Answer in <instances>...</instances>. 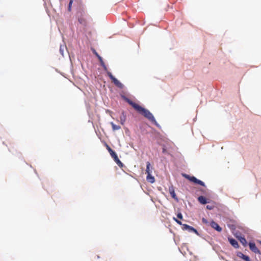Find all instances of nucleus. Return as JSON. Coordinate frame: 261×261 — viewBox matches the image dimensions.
I'll return each mask as SVG.
<instances>
[{
    "instance_id": "obj_19",
    "label": "nucleus",
    "mask_w": 261,
    "mask_h": 261,
    "mask_svg": "<svg viewBox=\"0 0 261 261\" xmlns=\"http://www.w3.org/2000/svg\"><path fill=\"white\" fill-rule=\"evenodd\" d=\"M173 220L176 222H177V223H178V224L180 225H182L183 224H182L181 222L178 220H177L176 218L174 217L173 218Z\"/></svg>"
},
{
    "instance_id": "obj_11",
    "label": "nucleus",
    "mask_w": 261,
    "mask_h": 261,
    "mask_svg": "<svg viewBox=\"0 0 261 261\" xmlns=\"http://www.w3.org/2000/svg\"><path fill=\"white\" fill-rule=\"evenodd\" d=\"M169 191L171 197L174 199L177 200L173 187H170Z\"/></svg>"
},
{
    "instance_id": "obj_26",
    "label": "nucleus",
    "mask_w": 261,
    "mask_h": 261,
    "mask_svg": "<svg viewBox=\"0 0 261 261\" xmlns=\"http://www.w3.org/2000/svg\"><path fill=\"white\" fill-rule=\"evenodd\" d=\"M60 51L61 54L62 55H63V50L61 49V48H60Z\"/></svg>"
},
{
    "instance_id": "obj_2",
    "label": "nucleus",
    "mask_w": 261,
    "mask_h": 261,
    "mask_svg": "<svg viewBox=\"0 0 261 261\" xmlns=\"http://www.w3.org/2000/svg\"><path fill=\"white\" fill-rule=\"evenodd\" d=\"M100 65H101V66L103 68V69L106 71H107V75L111 79V80H112V82L115 84V85L120 89L123 88V87H124L123 85L119 81H118L116 78H115L112 75L111 72L108 71V68H107L106 65H105L103 61L100 62Z\"/></svg>"
},
{
    "instance_id": "obj_24",
    "label": "nucleus",
    "mask_w": 261,
    "mask_h": 261,
    "mask_svg": "<svg viewBox=\"0 0 261 261\" xmlns=\"http://www.w3.org/2000/svg\"><path fill=\"white\" fill-rule=\"evenodd\" d=\"M162 152L164 153H167V151L166 149L164 147H163Z\"/></svg>"
},
{
    "instance_id": "obj_10",
    "label": "nucleus",
    "mask_w": 261,
    "mask_h": 261,
    "mask_svg": "<svg viewBox=\"0 0 261 261\" xmlns=\"http://www.w3.org/2000/svg\"><path fill=\"white\" fill-rule=\"evenodd\" d=\"M146 180L148 182L150 183H153L155 181L154 177L151 175V173H149V174L147 175Z\"/></svg>"
},
{
    "instance_id": "obj_20",
    "label": "nucleus",
    "mask_w": 261,
    "mask_h": 261,
    "mask_svg": "<svg viewBox=\"0 0 261 261\" xmlns=\"http://www.w3.org/2000/svg\"><path fill=\"white\" fill-rule=\"evenodd\" d=\"M92 52L97 57H98L99 56L94 49H92Z\"/></svg>"
},
{
    "instance_id": "obj_22",
    "label": "nucleus",
    "mask_w": 261,
    "mask_h": 261,
    "mask_svg": "<svg viewBox=\"0 0 261 261\" xmlns=\"http://www.w3.org/2000/svg\"><path fill=\"white\" fill-rule=\"evenodd\" d=\"M202 221L203 223L207 224L208 223V222L207 221V220L205 218H202Z\"/></svg>"
},
{
    "instance_id": "obj_3",
    "label": "nucleus",
    "mask_w": 261,
    "mask_h": 261,
    "mask_svg": "<svg viewBox=\"0 0 261 261\" xmlns=\"http://www.w3.org/2000/svg\"><path fill=\"white\" fill-rule=\"evenodd\" d=\"M107 148L111 154V156L114 159L115 162L117 163V164L120 167L123 166L122 163L119 159L117 154L115 153L114 151H113L111 148L108 145H107Z\"/></svg>"
},
{
    "instance_id": "obj_5",
    "label": "nucleus",
    "mask_w": 261,
    "mask_h": 261,
    "mask_svg": "<svg viewBox=\"0 0 261 261\" xmlns=\"http://www.w3.org/2000/svg\"><path fill=\"white\" fill-rule=\"evenodd\" d=\"M248 245H249L250 249L252 252H254L255 253L259 254H260V251L257 248V247L256 246V245L254 243L250 242Z\"/></svg>"
},
{
    "instance_id": "obj_17",
    "label": "nucleus",
    "mask_w": 261,
    "mask_h": 261,
    "mask_svg": "<svg viewBox=\"0 0 261 261\" xmlns=\"http://www.w3.org/2000/svg\"><path fill=\"white\" fill-rule=\"evenodd\" d=\"M79 21L81 24H82L83 25H85L86 24V20L84 17L79 18Z\"/></svg>"
},
{
    "instance_id": "obj_15",
    "label": "nucleus",
    "mask_w": 261,
    "mask_h": 261,
    "mask_svg": "<svg viewBox=\"0 0 261 261\" xmlns=\"http://www.w3.org/2000/svg\"><path fill=\"white\" fill-rule=\"evenodd\" d=\"M240 242L242 243V244L244 246H246L247 245V242L246 239L244 237H240L239 238Z\"/></svg>"
},
{
    "instance_id": "obj_8",
    "label": "nucleus",
    "mask_w": 261,
    "mask_h": 261,
    "mask_svg": "<svg viewBox=\"0 0 261 261\" xmlns=\"http://www.w3.org/2000/svg\"><path fill=\"white\" fill-rule=\"evenodd\" d=\"M229 242L230 244L235 248H238L239 246L238 242L234 239L229 238Z\"/></svg>"
},
{
    "instance_id": "obj_27",
    "label": "nucleus",
    "mask_w": 261,
    "mask_h": 261,
    "mask_svg": "<svg viewBox=\"0 0 261 261\" xmlns=\"http://www.w3.org/2000/svg\"><path fill=\"white\" fill-rule=\"evenodd\" d=\"M249 261H251L250 259H249Z\"/></svg>"
},
{
    "instance_id": "obj_13",
    "label": "nucleus",
    "mask_w": 261,
    "mask_h": 261,
    "mask_svg": "<svg viewBox=\"0 0 261 261\" xmlns=\"http://www.w3.org/2000/svg\"><path fill=\"white\" fill-rule=\"evenodd\" d=\"M238 256H239V257L243 259L244 260H245V261H249V257L248 256H246L245 255H244L243 253L242 252H239L237 254Z\"/></svg>"
},
{
    "instance_id": "obj_9",
    "label": "nucleus",
    "mask_w": 261,
    "mask_h": 261,
    "mask_svg": "<svg viewBox=\"0 0 261 261\" xmlns=\"http://www.w3.org/2000/svg\"><path fill=\"white\" fill-rule=\"evenodd\" d=\"M152 169H153V168L151 166L150 163L149 162H147L146 163V173L147 174H149V173H151Z\"/></svg>"
},
{
    "instance_id": "obj_23",
    "label": "nucleus",
    "mask_w": 261,
    "mask_h": 261,
    "mask_svg": "<svg viewBox=\"0 0 261 261\" xmlns=\"http://www.w3.org/2000/svg\"><path fill=\"white\" fill-rule=\"evenodd\" d=\"M206 208H207V209H208V210H211L213 209V208H214V206H213V205H207L206 206Z\"/></svg>"
},
{
    "instance_id": "obj_12",
    "label": "nucleus",
    "mask_w": 261,
    "mask_h": 261,
    "mask_svg": "<svg viewBox=\"0 0 261 261\" xmlns=\"http://www.w3.org/2000/svg\"><path fill=\"white\" fill-rule=\"evenodd\" d=\"M126 116L124 113L123 112L121 113V115L120 117V123L122 125H123L126 121Z\"/></svg>"
},
{
    "instance_id": "obj_14",
    "label": "nucleus",
    "mask_w": 261,
    "mask_h": 261,
    "mask_svg": "<svg viewBox=\"0 0 261 261\" xmlns=\"http://www.w3.org/2000/svg\"><path fill=\"white\" fill-rule=\"evenodd\" d=\"M198 201L203 204H205L207 203L206 199L203 196H200L198 198Z\"/></svg>"
},
{
    "instance_id": "obj_18",
    "label": "nucleus",
    "mask_w": 261,
    "mask_h": 261,
    "mask_svg": "<svg viewBox=\"0 0 261 261\" xmlns=\"http://www.w3.org/2000/svg\"><path fill=\"white\" fill-rule=\"evenodd\" d=\"M73 2V0H70V2L69 3L68 10L69 12L71 11V6H72Z\"/></svg>"
},
{
    "instance_id": "obj_1",
    "label": "nucleus",
    "mask_w": 261,
    "mask_h": 261,
    "mask_svg": "<svg viewBox=\"0 0 261 261\" xmlns=\"http://www.w3.org/2000/svg\"><path fill=\"white\" fill-rule=\"evenodd\" d=\"M123 97L124 100L132 106L136 111H137L138 112L144 116L156 126H159V125L155 120L154 116L148 110L134 102L126 97L123 96Z\"/></svg>"
},
{
    "instance_id": "obj_16",
    "label": "nucleus",
    "mask_w": 261,
    "mask_h": 261,
    "mask_svg": "<svg viewBox=\"0 0 261 261\" xmlns=\"http://www.w3.org/2000/svg\"><path fill=\"white\" fill-rule=\"evenodd\" d=\"M111 125L112 126V129L113 130H119L121 128V127L119 125H117L115 124L113 122H111Z\"/></svg>"
},
{
    "instance_id": "obj_21",
    "label": "nucleus",
    "mask_w": 261,
    "mask_h": 261,
    "mask_svg": "<svg viewBox=\"0 0 261 261\" xmlns=\"http://www.w3.org/2000/svg\"><path fill=\"white\" fill-rule=\"evenodd\" d=\"M177 217L179 219H182V215L181 213H178L177 214Z\"/></svg>"
},
{
    "instance_id": "obj_28",
    "label": "nucleus",
    "mask_w": 261,
    "mask_h": 261,
    "mask_svg": "<svg viewBox=\"0 0 261 261\" xmlns=\"http://www.w3.org/2000/svg\"><path fill=\"white\" fill-rule=\"evenodd\" d=\"M260 244H261V241H260Z\"/></svg>"
},
{
    "instance_id": "obj_4",
    "label": "nucleus",
    "mask_w": 261,
    "mask_h": 261,
    "mask_svg": "<svg viewBox=\"0 0 261 261\" xmlns=\"http://www.w3.org/2000/svg\"><path fill=\"white\" fill-rule=\"evenodd\" d=\"M182 176L185 177L186 179L189 180L190 181H191L195 184H198V185H201L203 187L205 186L204 183L202 181L197 179L194 176H190L189 175H188V174H185V173L182 174Z\"/></svg>"
},
{
    "instance_id": "obj_6",
    "label": "nucleus",
    "mask_w": 261,
    "mask_h": 261,
    "mask_svg": "<svg viewBox=\"0 0 261 261\" xmlns=\"http://www.w3.org/2000/svg\"><path fill=\"white\" fill-rule=\"evenodd\" d=\"M182 228L184 230H188L189 231L194 232V233H195L197 234H198V231L196 229H195L193 227L189 226L186 224H184L182 225Z\"/></svg>"
},
{
    "instance_id": "obj_25",
    "label": "nucleus",
    "mask_w": 261,
    "mask_h": 261,
    "mask_svg": "<svg viewBox=\"0 0 261 261\" xmlns=\"http://www.w3.org/2000/svg\"><path fill=\"white\" fill-rule=\"evenodd\" d=\"M97 58L98 59V60L100 62H102L103 61L102 58L99 56Z\"/></svg>"
},
{
    "instance_id": "obj_7",
    "label": "nucleus",
    "mask_w": 261,
    "mask_h": 261,
    "mask_svg": "<svg viewBox=\"0 0 261 261\" xmlns=\"http://www.w3.org/2000/svg\"><path fill=\"white\" fill-rule=\"evenodd\" d=\"M211 226L218 231V232H221L222 231L221 227L215 221H212L210 223Z\"/></svg>"
}]
</instances>
